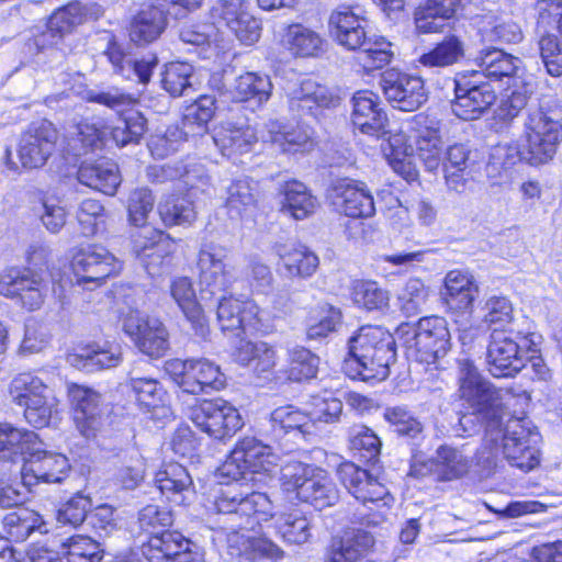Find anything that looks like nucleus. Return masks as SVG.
<instances>
[{
	"mask_svg": "<svg viewBox=\"0 0 562 562\" xmlns=\"http://www.w3.org/2000/svg\"><path fill=\"white\" fill-rule=\"evenodd\" d=\"M353 302L368 311H383L389 307V292L373 281L359 280L352 286Z\"/></svg>",
	"mask_w": 562,
	"mask_h": 562,
	"instance_id": "56",
	"label": "nucleus"
},
{
	"mask_svg": "<svg viewBox=\"0 0 562 562\" xmlns=\"http://www.w3.org/2000/svg\"><path fill=\"white\" fill-rule=\"evenodd\" d=\"M214 505L218 513L233 514V518L244 520L238 525L241 529L252 530L255 524L272 520L277 533L286 543L303 544L311 538L310 521L299 509L274 514L271 501L263 493L244 494L237 485H227Z\"/></svg>",
	"mask_w": 562,
	"mask_h": 562,
	"instance_id": "3",
	"label": "nucleus"
},
{
	"mask_svg": "<svg viewBox=\"0 0 562 562\" xmlns=\"http://www.w3.org/2000/svg\"><path fill=\"white\" fill-rule=\"evenodd\" d=\"M349 447L367 462L375 461L380 454L381 440L364 425H353L349 429Z\"/></svg>",
	"mask_w": 562,
	"mask_h": 562,
	"instance_id": "57",
	"label": "nucleus"
},
{
	"mask_svg": "<svg viewBox=\"0 0 562 562\" xmlns=\"http://www.w3.org/2000/svg\"><path fill=\"white\" fill-rule=\"evenodd\" d=\"M142 553L149 562H202L204 559L200 547L177 531L154 533L142 547Z\"/></svg>",
	"mask_w": 562,
	"mask_h": 562,
	"instance_id": "18",
	"label": "nucleus"
},
{
	"mask_svg": "<svg viewBox=\"0 0 562 562\" xmlns=\"http://www.w3.org/2000/svg\"><path fill=\"white\" fill-rule=\"evenodd\" d=\"M212 138L222 155L228 158L249 153L258 142L254 127L249 125L238 126L229 122L217 126Z\"/></svg>",
	"mask_w": 562,
	"mask_h": 562,
	"instance_id": "33",
	"label": "nucleus"
},
{
	"mask_svg": "<svg viewBox=\"0 0 562 562\" xmlns=\"http://www.w3.org/2000/svg\"><path fill=\"white\" fill-rule=\"evenodd\" d=\"M215 114V98L213 95H201L193 103L188 105L183 113L182 124L186 136L203 134L207 123Z\"/></svg>",
	"mask_w": 562,
	"mask_h": 562,
	"instance_id": "49",
	"label": "nucleus"
},
{
	"mask_svg": "<svg viewBox=\"0 0 562 562\" xmlns=\"http://www.w3.org/2000/svg\"><path fill=\"white\" fill-rule=\"evenodd\" d=\"M270 423L276 439L286 434L306 439L315 430L310 415L292 405L276 408L270 415Z\"/></svg>",
	"mask_w": 562,
	"mask_h": 562,
	"instance_id": "38",
	"label": "nucleus"
},
{
	"mask_svg": "<svg viewBox=\"0 0 562 562\" xmlns=\"http://www.w3.org/2000/svg\"><path fill=\"white\" fill-rule=\"evenodd\" d=\"M212 24L227 29L244 45H254L261 35V24L250 12L247 0H218L211 9Z\"/></svg>",
	"mask_w": 562,
	"mask_h": 562,
	"instance_id": "12",
	"label": "nucleus"
},
{
	"mask_svg": "<svg viewBox=\"0 0 562 562\" xmlns=\"http://www.w3.org/2000/svg\"><path fill=\"white\" fill-rule=\"evenodd\" d=\"M67 395L78 430L89 438L100 424L101 395L93 389L77 383L67 384Z\"/></svg>",
	"mask_w": 562,
	"mask_h": 562,
	"instance_id": "24",
	"label": "nucleus"
},
{
	"mask_svg": "<svg viewBox=\"0 0 562 562\" xmlns=\"http://www.w3.org/2000/svg\"><path fill=\"white\" fill-rule=\"evenodd\" d=\"M64 548L67 562H101L103 559L101 544L87 536H72Z\"/></svg>",
	"mask_w": 562,
	"mask_h": 562,
	"instance_id": "59",
	"label": "nucleus"
},
{
	"mask_svg": "<svg viewBox=\"0 0 562 562\" xmlns=\"http://www.w3.org/2000/svg\"><path fill=\"white\" fill-rule=\"evenodd\" d=\"M170 292L187 319L191 323L195 334L205 338L210 328L203 310L196 301L192 282L188 278H178L172 281Z\"/></svg>",
	"mask_w": 562,
	"mask_h": 562,
	"instance_id": "36",
	"label": "nucleus"
},
{
	"mask_svg": "<svg viewBox=\"0 0 562 562\" xmlns=\"http://www.w3.org/2000/svg\"><path fill=\"white\" fill-rule=\"evenodd\" d=\"M459 392L472 413L485 424L480 459L492 463L499 454L512 467L529 471L539 463V434L525 418L505 411L507 392L482 378L470 359L459 360Z\"/></svg>",
	"mask_w": 562,
	"mask_h": 562,
	"instance_id": "1",
	"label": "nucleus"
},
{
	"mask_svg": "<svg viewBox=\"0 0 562 562\" xmlns=\"http://www.w3.org/2000/svg\"><path fill=\"white\" fill-rule=\"evenodd\" d=\"M469 469L470 460L462 451L449 446H440L432 459L414 463L409 475L418 477L431 474L438 481H453L467 474Z\"/></svg>",
	"mask_w": 562,
	"mask_h": 562,
	"instance_id": "23",
	"label": "nucleus"
},
{
	"mask_svg": "<svg viewBox=\"0 0 562 562\" xmlns=\"http://www.w3.org/2000/svg\"><path fill=\"white\" fill-rule=\"evenodd\" d=\"M202 300L220 296L217 322L223 331L256 327L266 321L265 311L254 301H240L226 293L236 281L235 267L229 260L227 248L216 244L201 247L196 262Z\"/></svg>",
	"mask_w": 562,
	"mask_h": 562,
	"instance_id": "2",
	"label": "nucleus"
},
{
	"mask_svg": "<svg viewBox=\"0 0 562 562\" xmlns=\"http://www.w3.org/2000/svg\"><path fill=\"white\" fill-rule=\"evenodd\" d=\"M267 134L263 142H269L284 154L308 153L315 147L311 130L297 126L289 128L278 121H270L266 125Z\"/></svg>",
	"mask_w": 562,
	"mask_h": 562,
	"instance_id": "29",
	"label": "nucleus"
},
{
	"mask_svg": "<svg viewBox=\"0 0 562 562\" xmlns=\"http://www.w3.org/2000/svg\"><path fill=\"white\" fill-rule=\"evenodd\" d=\"M526 160L532 166L553 159L562 142V124L557 113L542 106L532 108L525 122Z\"/></svg>",
	"mask_w": 562,
	"mask_h": 562,
	"instance_id": "9",
	"label": "nucleus"
},
{
	"mask_svg": "<svg viewBox=\"0 0 562 562\" xmlns=\"http://www.w3.org/2000/svg\"><path fill=\"white\" fill-rule=\"evenodd\" d=\"M270 78L258 72H245L235 79L229 89L233 101L244 102L257 98L259 102L267 101L271 94Z\"/></svg>",
	"mask_w": 562,
	"mask_h": 562,
	"instance_id": "46",
	"label": "nucleus"
},
{
	"mask_svg": "<svg viewBox=\"0 0 562 562\" xmlns=\"http://www.w3.org/2000/svg\"><path fill=\"white\" fill-rule=\"evenodd\" d=\"M348 357L342 369L351 379L382 381L389 376L395 360V339L380 326H363L349 341Z\"/></svg>",
	"mask_w": 562,
	"mask_h": 562,
	"instance_id": "5",
	"label": "nucleus"
},
{
	"mask_svg": "<svg viewBox=\"0 0 562 562\" xmlns=\"http://www.w3.org/2000/svg\"><path fill=\"white\" fill-rule=\"evenodd\" d=\"M165 25L166 16L162 10L157 7L142 10L131 24V40L136 44L150 43L161 34Z\"/></svg>",
	"mask_w": 562,
	"mask_h": 562,
	"instance_id": "45",
	"label": "nucleus"
},
{
	"mask_svg": "<svg viewBox=\"0 0 562 562\" xmlns=\"http://www.w3.org/2000/svg\"><path fill=\"white\" fill-rule=\"evenodd\" d=\"M373 536L357 529L345 532L341 538H334L325 562H358L373 547Z\"/></svg>",
	"mask_w": 562,
	"mask_h": 562,
	"instance_id": "34",
	"label": "nucleus"
},
{
	"mask_svg": "<svg viewBox=\"0 0 562 562\" xmlns=\"http://www.w3.org/2000/svg\"><path fill=\"white\" fill-rule=\"evenodd\" d=\"M225 206L232 218L251 220L257 211L255 187L246 179H239L227 188Z\"/></svg>",
	"mask_w": 562,
	"mask_h": 562,
	"instance_id": "41",
	"label": "nucleus"
},
{
	"mask_svg": "<svg viewBox=\"0 0 562 562\" xmlns=\"http://www.w3.org/2000/svg\"><path fill=\"white\" fill-rule=\"evenodd\" d=\"M539 336L515 325L504 330L495 329L487 349V367L493 376H514L525 367L524 350L536 351Z\"/></svg>",
	"mask_w": 562,
	"mask_h": 562,
	"instance_id": "7",
	"label": "nucleus"
},
{
	"mask_svg": "<svg viewBox=\"0 0 562 562\" xmlns=\"http://www.w3.org/2000/svg\"><path fill=\"white\" fill-rule=\"evenodd\" d=\"M479 293L476 280L470 272L451 270L446 274L441 299L449 312L471 313Z\"/></svg>",
	"mask_w": 562,
	"mask_h": 562,
	"instance_id": "25",
	"label": "nucleus"
},
{
	"mask_svg": "<svg viewBox=\"0 0 562 562\" xmlns=\"http://www.w3.org/2000/svg\"><path fill=\"white\" fill-rule=\"evenodd\" d=\"M328 24L338 45L348 50L359 49L356 58L364 71L381 69L391 61L392 44L384 36H368V19L359 5H338Z\"/></svg>",
	"mask_w": 562,
	"mask_h": 562,
	"instance_id": "4",
	"label": "nucleus"
},
{
	"mask_svg": "<svg viewBox=\"0 0 562 562\" xmlns=\"http://www.w3.org/2000/svg\"><path fill=\"white\" fill-rule=\"evenodd\" d=\"M329 199L339 212L349 217H371L375 213L373 196L361 182L338 180L329 190Z\"/></svg>",
	"mask_w": 562,
	"mask_h": 562,
	"instance_id": "22",
	"label": "nucleus"
},
{
	"mask_svg": "<svg viewBox=\"0 0 562 562\" xmlns=\"http://www.w3.org/2000/svg\"><path fill=\"white\" fill-rule=\"evenodd\" d=\"M158 212L166 225L191 224L196 218V211L188 196L170 195L158 204Z\"/></svg>",
	"mask_w": 562,
	"mask_h": 562,
	"instance_id": "54",
	"label": "nucleus"
},
{
	"mask_svg": "<svg viewBox=\"0 0 562 562\" xmlns=\"http://www.w3.org/2000/svg\"><path fill=\"white\" fill-rule=\"evenodd\" d=\"M319 358L304 347H294L289 350V366L286 378L293 382H301L316 376Z\"/></svg>",
	"mask_w": 562,
	"mask_h": 562,
	"instance_id": "55",
	"label": "nucleus"
},
{
	"mask_svg": "<svg viewBox=\"0 0 562 562\" xmlns=\"http://www.w3.org/2000/svg\"><path fill=\"white\" fill-rule=\"evenodd\" d=\"M80 183L113 195L121 183L117 165L111 159H99L92 164H83L78 170Z\"/></svg>",
	"mask_w": 562,
	"mask_h": 562,
	"instance_id": "37",
	"label": "nucleus"
},
{
	"mask_svg": "<svg viewBox=\"0 0 562 562\" xmlns=\"http://www.w3.org/2000/svg\"><path fill=\"white\" fill-rule=\"evenodd\" d=\"M58 139V132L48 121L32 124L22 134L18 145V156L23 168L43 167L53 155Z\"/></svg>",
	"mask_w": 562,
	"mask_h": 562,
	"instance_id": "19",
	"label": "nucleus"
},
{
	"mask_svg": "<svg viewBox=\"0 0 562 562\" xmlns=\"http://www.w3.org/2000/svg\"><path fill=\"white\" fill-rule=\"evenodd\" d=\"M280 481L286 493L295 494L297 499L318 510L334 506L339 499V491L325 471L299 461L281 468Z\"/></svg>",
	"mask_w": 562,
	"mask_h": 562,
	"instance_id": "6",
	"label": "nucleus"
},
{
	"mask_svg": "<svg viewBox=\"0 0 562 562\" xmlns=\"http://www.w3.org/2000/svg\"><path fill=\"white\" fill-rule=\"evenodd\" d=\"M229 515L232 526L227 535V542L231 548H235L238 553H247L250 551L255 557H261L272 561L281 560L284 557V551L270 539L266 537H252L244 532L240 533V530L249 531L238 527L244 520L236 517L233 518V514Z\"/></svg>",
	"mask_w": 562,
	"mask_h": 562,
	"instance_id": "35",
	"label": "nucleus"
},
{
	"mask_svg": "<svg viewBox=\"0 0 562 562\" xmlns=\"http://www.w3.org/2000/svg\"><path fill=\"white\" fill-rule=\"evenodd\" d=\"M103 14V9L98 3L70 2L67 5L56 10L47 23V32L44 36L52 37V44L55 38H60L70 33L76 26L88 20H97Z\"/></svg>",
	"mask_w": 562,
	"mask_h": 562,
	"instance_id": "26",
	"label": "nucleus"
},
{
	"mask_svg": "<svg viewBox=\"0 0 562 562\" xmlns=\"http://www.w3.org/2000/svg\"><path fill=\"white\" fill-rule=\"evenodd\" d=\"M381 87L386 100L404 112L416 111L427 100L424 80L417 76L391 69L382 75Z\"/></svg>",
	"mask_w": 562,
	"mask_h": 562,
	"instance_id": "20",
	"label": "nucleus"
},
{
	"mask_svg": "<svg viewBox=\"0 0 562 562\" xmlns=\"http://www.w3.org/2000/svg\"><path fill=\"white\" fill-rule=\"evenodd\" d=\"M59 400L49 386L37 396L35 395L20 406L24 408L25 420L35 428L49 425L54 414L58 412Z\"/></svg>",
	"mask_w": 562,
	"mask_h": 562,
	"instance_id": "47",
	"label": "nucleus"
},
{
	"mask_svg": "<svg viewBox=\"0 0 562 562\" xmlns=\"http://www.w3.org/2000/svg\"><path fill=\"white\" fill-rule=\"evenodd\" d=\"M70 470L68 458L63 453L34 450L21 468L24 486L31 487L40 482L59 483Z\"/></svg>",
	"mask_w": 562,
	"mask_h": 562,
	"instance_id": "21",
	"label": "nucleus"
},
{
	"mask_svg": "<svg viewBox=\"0 0 562 562\" xmlns=\"http://www.w3.org/2000/svg\"><path fill=\"white\" fill-rule=\"evenodd\" d=\"M416 151L425 168L432 172L438 170L442 161V135L440 123L419 116L417 119Z\"/></svg>",
	"mask_w": 562,
	"mask_h": 562,
	"instance_id": "31",
	"label": "nucleus"
},
{
	"mask_svg": "<svg viewBox=\"0 0 562 562\" xmlns=\"http://www.w3.org/2000/svg\"><path fill=\"white\" fill-rule=\"evenodd\" d=\"M71 267L77 283L89 285V289L100 286L102 282L120 272L121 262L101 246H88L76 252Z\"/></svg>",
	"mask_w": 562,
	"mask_h": 562,
	"instance_id": "17",
	"label": "nucleus"
},
{
	"mask_svg": "<svg viewBox=\"0 0 562 562\" xmlns=\"http://www.w3.org/2000/svg\"><path fill=\"white\" fill-rule=\"evenodd\" d=\"M165 372L189 394L221 391L226 385V376L221 367L207 358L169 359L164 364Z\"/></svg>",
	"mask_w": 562,
	"mask_h": 562,
	"instance_id": "10",
	"label": "nucleus"
},
{
	"mask_svg": "<svg viewBox=\"0 0 562 562\" xmlns=\"http://www.w3.org/2000/svg\"><path fill=\"white\" fill-rule=\"evenodd\" d=\"M409 357L418 362L435 363L450 348V331L443 317L430 316L419 319L412 335L405 339Z\"/></svg>",
	"mask_w": 562,
	"mask_h": 562,
	"instance_id": "11",
	"label": "nucleus"
},
{
	"mask_svg": "<svg viewBox=\"0 0 562 562\" xmlns=\"http://www.w3.org/2000/svg\"><path fill=\"white\" fill-rule=\"evenodd\" d=\"M481 31L488 41L510 44L522 40L520 26L509 19L485 16L482 21Z\"/></svg>",
	"mask_w": 562,
	"mask_h": 562,
	"instance_id": "62",
	"label": "nucleus"
},
{
	"mask_svg": "<svg viewBox=\"0 0 562 562\" xmlns=\"http://www.w3.org/2000/svg\"><path fill=\"white\" fill-rule=\"evenodd\" d=\"M279 457L273 449L255 437H244L217 469L221 479L238 481L247 474L271 475L279 467Z\"/></svg>",
	"mask_w": 562,
	"mask_h": 562,
	"instance_id": "8",
	"label": "nucleus"
},
{
	"mask_svg": "<svg viewBox=\"0 0 562 562\" xmlns=\"http://www.w3.org/2000/svg\"><path fill=\"white\" fill-rule=\"evenodd\" d=\"M338 476L348 492L362 505L379 512L383 516L392 506L394 498L389 490L367 470L351 462H345L338 468Z\"/></svg>",
	"mask_w": 562,
	"mask_h": 562,
	"instance_id": "13",
	"label": "nucleus"
},
{
	"mask_svg": "<svg viewBox=\"0 0 562 562\" xmlns=\"http://www.w3.org/2000/svg\"><path fill=\"white\" fill-rule=\"evenodd\" d=\"M464 57V43L456 35L446 36L431 50L418 57V63L428 68H442L457 64Z\"/></svg>",
	"mask_w": 562,
	"mask_h": 562,
	"instance_id": "48",
	"label": "nucleus"
},
{
	"mask_svg": "<svg viewBox=\"0 0 562 562\" xmlns=\"http://www.w3.org/2000/svg\"><path fill=\"white\" fill-rule=\"evenodd\" d=\"M464 0H426L414 14L416 30L423 34L440 33L446 21L454 18Z\"/></svg>",
	"mask_w": 562,
	"mask_h": 562,
	"instance_id": "32",
	"label": "nucleus"
},
{
	"mask_svg": "<svg viewBox=\"0 0 562 562\" xmlns=\"http://www.w3.org/2000/svg\"><path fill=\"white\" fill-rule=\"evenodd\" d=\"M475 64L479 67L477 71L494 80L513 77L522 66L518 57L496 48L481 50L475 57Z\"/></svg>",
	"mask_w": 562,
	"mask_h": 562,
	"instance_id": "42",
	"label": "nucleus"
},
{
	"mask_svg": "<svg viewBox=\"0 0 562 562\" xmlns=\"http://www.w3.org/2000/svg\"><path fill=\"white\" fill-rule=\"evenodd\" d=\"M155 484L161 494L177 504H184L194 495L191 475L177 462L164 464L155 475Z\"/></svg>",
	"mask_w": 562,
	"mask_h": 562,
	"instance_id": "30",
	"label": "nucleus"
},
{
	"mask_svg": "<svg viewBox=\"0 0 562 562\" xmlns=\"http://www.w3.org/2000/svg\"><path fill=\"white\" fill-rule=\"evenodd\" d=\"M132 251L147 273L155 277L170 266L175 243L161 231L146 226L133 234Z\"/></svg>",
	"mask_w": 562,
	"mask_h": 562,
	"instance_id": "16",
	"label": "nucleus"
},
{
	"mask_svg": "<svg viewBox=\"0 0 562 562\" xmlns=\"http://www.w3.org/2000/svg\"><path fill=\"white\" fill-rule=\"evenodd\" d=\"M495 100V91L488 83L472 87L457 83L451 110L461 120H476L490 109Z\"/></svg>",
	"mask_w": 562,
	"mask_h": 562,
	"instance_id": "27",
	"label": "nucleus"
},
{
	"mask_svg": "<svg viewBox=\"0 0 562 562\" xmlns=\"http://www.w3.org/2000/svg\"><path fill=\"white\" fill-rule=\"evenodd\" d=\"M121 321L123 331L140 352L155 359L167 352L168 333L158 318L146 316L137 310H130L122 315Z\"/></svg>",
	"mask_w": 562,
	"mask_h": 562,
	"instance_id": "14",
	"label": "nucleus"
},
{
	"mask_svg": "<svg viewBox=\"0 0 562 562\" xmlns=\"http://www.w3.org/2000/svg\"><path fill=\"white\" fill-rule=\"evenodd\" d=\"M382 150L394 172L407 181H413L417 178L418 171L412 161L411 146L407 145L405 135H391Z\"/></svg>",
	"mask_w": 562,
	"mask_h": 562,
	"instance_id": "44",
	"label": "nucleus"
},
{
	"mask_svg": "<svg viewBox=\"0 0 562 562\" xmlns=\"http://www.w3.org/2000/svg\"><path fill=\"white\" fill-rule=\"evenodd\" d=\"M68 362L81 370L94 371L116 367L121 362L119 346L98 344L80 347L68 356Z\"/></svg>",
	"mask_w": 562,
	"mask_h": 562,
	"instance_id": "39",
	"label": "nucleus"
},
{
	"mask_svg": "<svg viewBox=\"0 0 562 562\" xmlns=\"http://www.w3.org/2000/svg\"><path fill=\"white\" fill-rule=\"evenodd\" d=\"M47 387L49 386L38 376L30 372H23L12 379L9 386V394L14 404L21 405L35 395L37 396Z\"/></svg>",
	"mask_w": 562,
	"mask_h": 562,
	"instance_id": "63",
	"label": "nucleus"
},
{
	"mask_svg": "<svg viewBox=\"0 0 562 562\" xmlns=\"http://www.w3.org/2000/svg\"><path fill=\"white\" fill-rule=\"evenodd\" d=\"M291 103L302 109L312 110L314 105L319 108H329L338 101L329 90L317 82L307 79L303 80L299 87L290 92Z\"/></svg>",
	"mask_w": 562,
	"mask_h": 562,
	"instance_id": "50",
	"label": "nucleus"
},
{
	"mask_svg": "<svg viewBox=\"0 0 562 562\" xmlns=\"http://www.w3.org/2000/svg\"><path fill=\"white\" fill-rule=\"evenodd\" d=\"M43 525L42 517L25 507H20L3 517L7 535L14 541H24Z\"/></svg>",
	"mask_w": 562,
	"mask_h": 562,
	"instance_id": "52",
	"label": "nucleus"
},
{
	"mask_svg": "<svg viewBox=\"0 0 562 562\" xmlns=\"http://www.w3.org/2000/svg\"><path fill=\"white\" fill-rule=\"evenodd\" d=\"M341 319L338 308L329 304H321L311 310L306 322L308 339H319L335 331Z\"/></svg>",
	"mask_w": 562,
	"mask_h": 562,
	"instance_id": "53",
	"label": "nucleus"
},
{
	"mask_svg": "<svg viewBox=\"0 0 562 562\" xmlns=\"http://www.w3.org/2000/svg\"><path fill=\"white\" fill-rule=\"evenodd\" d=\"M146 120L137 111H127L112 127V137L119 146L137 142L145 133Z\"/></svg>",
	"mask_w": 562,
	"mask_h": 562,
	"instance_id": "60",
	"label": "nucleus"
},
{
	"mask_svg": "<svg viewBox=\"0 0 562 562\" xmlns=\"http://www.w3.org/2000/svg\"><path fill=\"white\" fill-rule=\"evenodd\" d=\"M193 67L188 63L173 61L165 66L161 74V87L171 97H180L191 88Z\"/></svg>",
	"mask_w": 562,
	"mask_h": 562,
	"instance_id": "58",
	"label": "nucleus"
},
{
	"mask_svg": "<svg viewBox=\"0 0 562 562\" xmlns=\"http://www.w3.org/2000/svg\"><path fill=\"white\" fill-rule=\"evenodd\" d=\"M283 43L294 55L307 57L314 56L321 50L323 38L308 27L293 24L286 29Z\"/></svg>",
	"mask_w": 562,
	"mask_h": 562,
	"instance_id": "51",
	"label": "nucleus"
},
{
	"mask_svg": "<svg viewBox=\"0 0 562 562\" xmlns=\"http://www.w3.org/2000/svg\"><path fill=\"white\" fill-rule=\"evenodd\" d=\"M281 211L295 220H304L312 215L318 202L305 184L299 181L286 182L282 190Z\"/></svg>",
	"mask_w": 562,
	"mask_h": 562,
	"instance_id": "43",
	"label": "nucleus"
},
{
	"mask_svg": "<svg viewBox=\"0 0 562 562\" xmlns=\"http://www.w3.org/2000/svg\"><path fill=\"white\" fill-rule=\"evenodd\" d=\"M191 419L215 439L233 437L244 425L236 407L223 398L203 401L192 411Z\"/></svg>",
	"mask_w": 562,
	"mask_h": 562,
	"instance_id": "15",
	"label": "nucleus"
},
{
	"mask_svg": "<svg viewBox=\"0 0 562 562\" xmlns=\"http://www.w3.org/2000/svg\"><path fill=\"white\" fill-rule=\"evenodd\" d=\"M540 58L552 77L562 75V42L554 34H546L538 42Z\"/></svg>",
	"mask_w": 562,
	"mask_h": 562,
	"instance_id": "64",
	"label": "nucleus"
},
{
	"mask_svg": "<svg viewBox=\"0 0 562 562\" xmlns=\"http://www.w3.org/2000/svg\"><path fill=\"white\" fill-rule=\"evenodd\" d=\"M352 124L361 133L379 135L385 127L387 117L379 98L369 90L358 91L352 98Z\"/></svg>",
	"mask_w": 562,
	"mask_h": 562,
	"instance_id": "28",
	"label": "nucleus"
},
{
	"mask_svg": "<svg viewBox=\"0 0 562 562\" xmlns=\"http://www.w3.org/2000/svg\"><path fill=\"white\" fill-rule=\"evenodd\" d=\"M35 437L33 431L15 428L10 424H0V459H11L23 453L25 446Z\"/></svg>",
	"mask_w": 562,
	"mask_h": 562,
	"instance_id": "61",
	"label": "nucleus"
},
{
	"mask_svg": "<svg viewBox=\"0 0 562 562\" xmlns=\"http://www.w3.org/2000/svg\"><path fill=\"white\" fill-rule=\"evenodd\" d=\"M277 254L291 278H308L319 265L318 257L303 245H281L278 246Z\"/></svg>",
	"mask_w": 562,
	"mask_h": 562,
	"instance_id": "40",
	"label": "nucleus"
}]
</instances>
